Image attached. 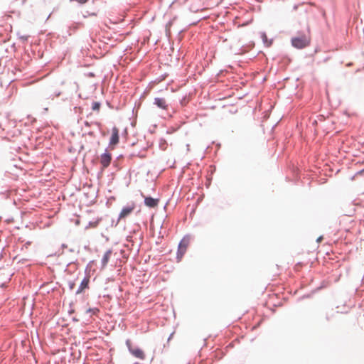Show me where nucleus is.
Wrapping results in <instances>:
<instances>
[{"mask_svg": "<svg viewBox=\"0 0 364 364\" xmlns=\"http://www.w3.org/2000/svg\"><path fill=\"white\" fill-rule=\"evenodd\" d=\"M291 46L297 49H302L310 43V40L305 34L292 37L291 39Z\"/></svg>", "mask_w": 364, "mask_h": 364, "instance_id": "nucleus-1", "label": "nucleus"}, {"mask_svg": "<svg viewBox=\"0 0 364 364\" xmlns=\"http://www.w3.org/2000/svg\"><path fill=\"white\" fill-rule=\"evenodd\" d=\"M100 164L102 166L101 171L102 172L103 171H105L107 168H108L109 166V165L111 164V162H112V154L110 152H109L108 147H107L105 149L104 153H102L100 155Z\"/></svg>", "mask_w": 364, "mask_h": 364, "instance_id": "nucleus-2", "label": "nucleus"}, {"mask_svg": "<svg viewBox=\"0 0 364 364\" xmlns=\"http://www.w3.org/2000/svg\"><path fill=\"white\" fill-rule=\"evenodd\" d=\"M119 129L117 127H113L109 141V145L112 149H114V147L119 143Z\"/></svg>", "mask_w": 364, "mask_h": 364, "instance_id": "nucleus-3", "label": "nucleus"}, {"mask_svg": "<svg viewBox=\"0 0 364 364\" xmlns=\"http://www.w3.org/2000/svg\"><path fill=\"white\" fill-rule=\"evenodd\" d=\"M141 196L144 198V205L149 208H155L159 205V198H155L151 196H145L141 192Z\"/></svg>", "mask_w": 364, "mask_h": 364, "instance_id": "nucleus-4", "label": "nucleus"}, {"mask_svg": "<svg viewBox=\"0 0 364 364\" xmlns=\"http://www.w3.org/2000/svg\"><path fill=\"white\" fill-rule=\"evenodd\" d=\"M134 208H135V203L134 202H132L130 205L124 206L122 208V210L119 214L118 221L128 217L133 212Z\"/></svg>", "mask_w": 364, "mask_h": 364, "instance_id": "nucleus-5", "label": "nucleus"}, {"mask_svg": "<svg viewBox=\"0 0 364 364\" xmlns=\"http://www.w3.org/2000/svg\"><path fill=\"white\" fill-rule=\"evenodd\" d=\"M89 284H90V275H89V274H85V276L81 281L75 294H80L82 292H84V291L85 289H89Z\"/></svg>", "mask_w": 364, "mask_h": 364, "instance_id": "nucleus-6", "label": "nucleus"}, {"mask_svg": "<svg viewBox=\"0 0 364 364\" xmlns=\"http://www.w3.org/2000/svg\"><path fill=\"white\" fill-rule=\"evenodd\" d=\"M192 238L193 237L191 235H185L180 240L178 245V248L186 250Z\"/></svg>", "mask_w": 364, "mask_h": 364, "instance_id": "nucleus-7", "label": "nucleus"}, {"mask_svg": "<svg viewBox=\"0 0 364 364\" xmlns=\"http://www.w3.org/2000/svg\"><path fill=\"white\" fill-rule=\"evenodd\" d=\"M129 350L135 358L141 360L145 359V353L141 348L132 347L130 345H129Z\"/></svg>", "mask_w": 364, "mask_h": 364, "instance_id": "nucleus-8", "label": "nucleus"}, {"mask_svg": "<svg viewBox=\"0 0 364 364\" xmlns=\"http://www.w3.org/2000/svg\"><path fill=\"white\" fill-rule=\"evenodd\" d=\"M154 105L164 110L168 109V105L166 104V100L163 97L154 98Z\"/></svg>", "mask_w": 364, "mask_h": 364, "instance_id": "nucleus-9", "label": "nucleus"}, {"mask_svg": "<svg viewBox=\"0 0 364 364\" xmlns=\"http://www.w3.org/2000/svg\"><path fill=\"white\" fill-rule=\"evenodd\" d=\"M112 253V250L111 249L107 250L105 252V254L101 259L102 269L105 268L107 266V263L109 261L110 256H111Z\"/></svg>", "mask_w": 364, "mask_h": 364, "instance_id": "nucleus-10", "label": "nucleus"}, {"mask_svg": "<svg viewBox=\"0 0 364 364\" xmlns=\"http://www.w3.org/2000/svg\"><path fill=\"white\" fill-rule=\"evenodd\" d=\"M259 34L264 46L267 48L270 47L273 43V38H268L267 33L264 31L260 32Z\"/></svg>", "mask_w": 364, "mask_h": 364, "instance_id": "nucleus-11", "label": "nucleus"}, {"mask_svg": "<svg viewBox=\"0 0 364 364\" xmlns=\"http://www.w3.org/2000/svg\"><path fill=\"white\" fill-rule=\"evenodd\" d=\"M328 284L329 283L327 281H325V280L322 281L321 283V285L319 287H316L315 289H314L311 293L314 294V293L327 287Z\"/></svg>", "mask_w": 364, "mask_h": 364, "instance_id": "nucleus-12", "label": "nucleus"}, {"mask_svg": "<svg viewBox=\"0 0 364 364\" xmlns=\"http://www.w3.org/2000/svg\"><path fill=\"white\" fill-rule=\"evenodd\" d=\"M186 250H182V249H177L176 252V259L178 262L181 261L183 255H185Z\"/></svg>", "mask_w": 364, "mask_h": 364, "instance_id": "nucleus-13", "label": "nucleus"}, {"mask_svg": "<svg viewBox=\"0 0 364 364\" xmlns=\"http://www.w3.org/2000/svg\"><path fill=\"white\" fill-rule=\"evenodd\" d=\"M168 147V142L165 139L161 138L159 141V148L165 151Z\"/></svg>", "mask_w": 364, "mask_h": 364, "instance_id": "nucleus-14", "label": "nucleus"}, {"mask_svg": "<svg viewBox=\"0 0 364 364\" xmlns=\"http://www.w3.org/2000/svg\"><path fill=\"white\" fill-rule=\"evenodd\" d=\"M101 107V103L100 102L94 101L92 103V109L93 111L99 112Z\"/></svg>", "mask_w": 364, "mask_h": 364, "instance_id": "nucleus-15", "label": "nucleus"}, {"mask_svg": "<svg viewBox=\"0 0 364 364\" xmlns=\"http://www.w3.org/2000/svg\"><path fill=\"white\" fill-rule=\"evenodd\" d=\"M92 124L96 125L99 129L101 128V123L99 122H90L88 121L84 122V125L87 127H90L91 126V124Z\"/></svg>", "mask_w": 364, "mask_h": 364, "instance_id": "nucleus-16", "label": "nucleus"}, {"mask_svg": "<svg viewBox=\"0 0 364 364\" xmlns=\"http://www.w3.org/2000/svg\"><path fill=\"white\" fill-rule=\"evenodd\" d=\"M98 311H99V309L97 308H88L86 310L85 314H88V313L95 314Z\"/></svg>", "mask_w": 364, "mask_h": 364, "instance_id": "nucleus-17", "label": "nucleus"}, {"mask_svg": "<svg viewBox=\"0 0 364 364\" xmlns=\"http://www.w3.org/2000/svg\"><path fill=\"white\" fill-rule=\"evenodd\" d=\"M98 223H99V221H95V222L90 221L88 223V225L86 227V228H87L88 227H92V228L97 227V225H98Z\"/></svg>", "mask_w": 364, "mask_h": 364, "instance_id": "nucleus-18", "label": "nucleus"}, {"mask_svg": "<svg viewBox=\"0 0 364 364\" xmlns=\"http://www.w3.org/2000/svg\"><path fill=\"white\" fill-rule=\"evenodd\" d=\"M68 287L70 290H73L74 287H75V282L74 281H70L68 282Z\"/></svg>", "mask_w": 364, "mask_h": 364, "instance_id": "nucleus-19", "label": "nucleus"}, {"mask_svg": "<svg viewBox=\"0 0 364 364\" xmlns=\"http://www.w3.org/2000/svg\"><path fill=\"white\" fill-rule=\"evenodd\" d=\"M94 262H95L92 260V261H90V262L87 264V267H86V268H85V274H88V273H87V269H88V268H90V267L92 266V264Z\"/></svg>", "mask_w": 364, "mask_h": 364, "instance_id": "nucleus-20", "label": "nucleus"}, {"mask_svg": "<svg viewBox=\"0 0 364 364\" xmlns=\"http://www.w3.org/2000/svg\"><path fill=\"white\" fill-rule=\"evenodd\" d=\"M333 316V314H329L328 313H326V321H330L331 317Z\"/></svg>", "mask_w": 364, "mask_h": 364, "instance_id": "nucleus-21", "label": "nucleus"}, {"mask_svg": "<svg viewBox=\"0 0 364 364\" xmlns=\"http://www.w3.org/2000/svg\"><path fill=\"white\" fill-rule=\"evenodd\" d=\"M28 38V36H20V39H21L23 41H26Z\"/></svg>", "mask_w": 364, "mask_h": 364, "instance_id": "nucleus-22", "label": "nucleus"}, {"mask_svg": "<svg viewBox=\"0 0 364 364\" xmlns=\"http://www.w3.org/2000/svg\"><path fill=\"white\" fill-rule=\"evenodd\" d=\"M77 26H72V27H70L69 29L70 30H73V31H76L77 29Z\"/></svg>", "mask_w": 364, "mask_h": 364, "instance_id": "nucleus-23", "label": "nucleus"}, {"mask_svg": "<svg viewBox=\"0 0 364 364\" xmlns=\"http://www.w3.org/2000/svg\"><path fill=\"white\" fill-rule=\"evenodd\" d=\"M31 242H30V241H27V242L25 243L24 247H25L26 248H28V246H30V245H31Z\"/></svg>", "mask_w": 364, "mask_h": 364, "instance_id": "nucleus-24", "label": "nucleus"}, {"mask_svg": "<svg viewBox=\"0 0 364 364\" xmlns=\"http://www.w3.org/2000/svg\"><path fill=\"white\" fill-rule=\"evenodd\" d=\"M102 237L105 239L106 241H109V237L105 235L103 233L101 234Z\"/></svg>", "mask_w": 364, "mask_h": 364, "instance_id": "nucleus-25", "label": "nucleus"}, {"mask_svg": "<svg viewBox=\"0 0 364 364\" xmlns=\"http://www.w3.org/2000/svg\"><path fill=\"white\" fill-rule=\"evenodd\" d=\"M322 240H323V236H320L317 238L316 242H321Z\"/></svg>", "mask_w": 364, "mask_h": 364, "instance_id": "nucleus-26", "label": "nucleus"}, {"mask_svg": "<svg viewBox=\"0 0 364 364\" xmlns=\"http://www.w3.org/2000/svg\"><path fill=\"white\" fill-rule=\"evenodd\" d=\"M311 294H305L304 296H302L300 299H305V298H309L310 297Z\"/></svg>", "mask_w": 364, "mask_h": 364, "instance_id": "nucleus-27", "label": "nucleus"}, {"mask_svg": "<svg viewBox=\"0 0 364 364\" xmlns=\"http://www.w3.org/2000/svg\"><path fill=\"white\" fill-rule=\"evenodd\" d=\"M61 95V92L58 91V92H55L54 95L55 97H59L60 95Z\"/></svg>", "mask_w": 364, "mask_h": 364, "instance_id": "nucleus-28", "label": "nucleus"}, {"mask_svg": "<svg viewBox=\"0 0 364 364\" xmlns=\"http://www.w3.org/2000/svg\"><path fill=\"white\" fill-rule=\"evenodd\" d=\"M173 333H171V334L169 335V336L168 337V338H167V341H170L171 340L172 336H173Z\"/></svg>", "mask_w": 364, "mask_h": 364, "instance_id": "nucleus-29", "label": "nucleus"}, {"mask_svg": "<svg viewBox=\"0 0 364 364\" xmlns=\"http://www.w3.org/2000/svg\"><path fill=\"white\" fill-rule=\"evenodd\" d=\"M118 223H119V221H118V220H117L115 223H114V222L112 220V226H114V227H116V226L117 225Z\"/></svg>", "mask_w": 364, "mask_h": 364, "instance_id": "nucleus-30", "label": "nucleus"}, {"mask_svg": "<svg viewBox=\"0 0 364 364\" xmlns=\"http://www.w3.org/2000/svg\"><path fill=\"white\" fill-rule=\"evenodd\" d=\"M87 134H88L89 136H94V132H92V131H90V132H89L87 133Z\"/></svg>", "mask_w": 364, "mask_h": 364, "instance_id": "nucleus-31", "label": "nucleus"}, {"mask_svg": "<svg viewBox=\"0 0 364 364\" xmlns=\"http://www.w3.org/2000/svg\"><path fill=\"white\" fill-rule=\"evenodd\" d=\"M61 247L62 248H66L67 247V245L66 244H62Z\"/></svg>", "mask_w": 364, "mask_h": 364, "instance_id": "nucleus-32", "label": "nucleus"}, {"mask_svg": "<svg viewBox=\"0 0 364 364\" xmlns=\"http://www.w3.org/2000/svg\"><path fill=\"white\" fill-rule=\"evenodd\" d=\"M208 338H204L203 339V341L206 342V341H208Z\"/></svg>", "mask_w": 364, "mask_h": 364, "instance_id": "nucleus-33", "label": "nucleus"}, {"mask_svg": "<svg viewBox=\"0 0 364 364\" xmlns=\"http://www.w3.org/2000/svg\"><path fill=\"white\" fill-rule=\"evenodd\" d=\"M232 341L235 342V341H239V340H238V338H234Z\"/></svg>", "mask_w": 364, "mask_h": 364, "instance_id": "nucleus-34", "label": "nucleus"}, {"mask_svg": "<svg viewBox=\"0 0 364 364\" xmlns=\"http://www.w3.org/2000/svg\"><path fill=\"white\" fill-rule=\"evenodd\" d=\"M73 320L74 321H78V319H77V318H75V317H74V318H73Z\"/></svg>", "mask_w": 364, "mask_h": 364, "instance_id": "nucleus-35", "label": "nucleus"}, {"mask_svg": "<svg viewBox=\"0 0 364 364\" xmlns=\"http://www.w3.org/2000/svg\"><path fill=\"white\" fill-rule=\"evenodd\" d=\"M69 251H70V252H74V250H73V249H70V250H69Z\"/></svg>", "mask_w": 364, "mask_h": 364, "instance_id": "nucleus-36", "label": "nucleus"}, {"mask_svg": "<svg viewBox=\"0 0 364 364\" xmlns=\"http://www.w3.org/2000/svg\"><path fill=\"white\" fill-rule=\"evenodd\" d=\"M18 241H19V242H23V240H21V237H19V238H18Z\"/></svg>", "mask_w": 364, "mask_h": 364, "instance_id": "nucleus-37", "label": "nucleus"}, {"mask_svg": "<svg viewBox=\"0 0 364 364\" xmlns=\"http://www.w3.org/2000/svg\"><path fill=\"white\" fill-rule=\"evenodd\" d=\"M187 149L189 150V144H186Z\"/></svg>", "mask_w": 364, "mask_h": 364, "instance_id": "nucleus-38", "label": "nucleus"}, {"mask_svg": "<svg viewBox=\"0 0 364 364\" xmlns=\"http://www.w3.org/2000/svg\"><path fill=\"white\" fill-rule=\"evenodd\" d=\"M84 149V146H83V145H82V146H80V150H81V149Z\"/></svg>", "mask_w": 364, "mask_h": 364, "instance_id": "nucleus-39", "label": "nucleus"}, {"mask_svg": "<svg viewBox=\"0 0 364 364\" xmlns=\"http://www.w3.org/2000/svg\"><path fill=\"white\" fill-rule=\"evenodd\" d=\"M90 15H91V16H95V15H96V14H95V13H92V14H91Z\"/></svg>", "mask_w": 364, "mask_h": 364, "instance_id": "nucleus-40", "label": "nucleus"}, {"mask_svg": "<svg viewBox=\"0 0 364 364\" xmlns=\"http://www.w3.org/2000/svg\"><path fill=\"white\" fill-rule=\"evenodd\" d=\"M84 248H85V250H87L89 247H88V246H85V247H84Z\"/></svg>", "mask_w": 364, "mask_h": 364, "instance_id": "nucleus-41", "label": "nucleus"}, {"mask_svg": "<svg viewBox=\"0 0 364 364\" xmlns=\"http://www.w3.org/2000/svg\"><path fill=\"white\" fill-rule=\"evenodd\" d=\"M107 105H108V106H109V107H110V105H109V102L108 101H107Z\"/></svg>", "mask_w": 364, "mask_h": 364, "instance_id": "nucleus-42", "label": "nucleus"}, {"mask_svg": "<svg viewBox=\"0 0 364 364\" xmlns=\"http://www.w3.org/2000/svg\"><path fill=\"white\" fill-rule=\"evenodd\" d=\"M211 183V181H209L208 184H207V186L208 187V186Z\"/></svg>", "mask_w": 364, "mask_h": 364, "instance_id": "nucleus-43", "label": "nucleus"}, {"mask_svg": "<svg viewBox=\"0 0 364 364\" xmlns=\"http://www.w3.org/2000/svg\"><path fill=\"white\" fill-rule=\"evenodd\" d=\"M141 158H144V155H141V156H139Z\"/></svg>", "mask_w": 364, "mask_h": 364, "instance_id": "nucleus-44", "label": "nucleus"}, {"mask_svg": "<svg viewBox=\"0 0 364 364\" xmlns=\"http://www.w3.org/2000/svg\"><path fill=\"white\" fill-rule=\"evenodd\" d=\"M85 196L87 197L88 196V193H85Z\"/></svg>", "mask_w": 364, "mask_h": 364, "instance_id": "nucleus-45", "label": "nucleus"}, {"mask_svg": "<svg viewBox=\"0 0 364 364\" xmlns=\"http://www.w3.org/2000/svg\"><path fill=\"white\" fill-rule=\"evenodd\" d=\"M125 341L129 342L130 340L129 339H127Z\"/></svg>", "mask_w": 364, "mask_h": 364, "instance_id": "nucleus-46", "label": "nucleus"}, {"mask_svg": "<svg viewBox=\"0 0 364 364\" xmlns=\"http://www.w3.org/2000/svg\"><path fill=\"white\" fill-rule=\"evenodd\" d=\"M188 0H185V1H187Z\"/></svg>", "mask_w": 364, "mask_h": 364, "instance_id": "nucleus-47", "label": "nucleus"}]
</instances>
